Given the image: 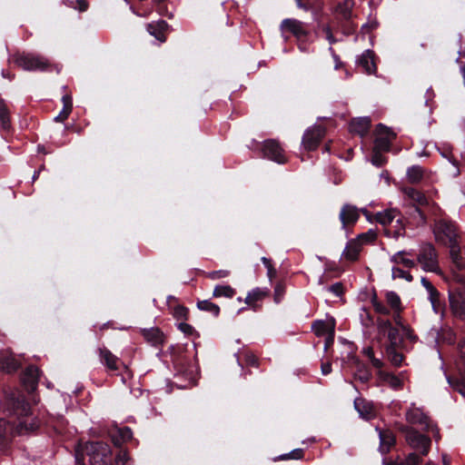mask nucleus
I'll return each mask as SVG.
<instances>
[{
    "label": "nucleus",
    "instance_id": "1",
    "mask_svg": "<svg viewBox=\"0 0 465 465\" xmlns=\"http://www.w3.org/2000/svg\"><path fill=\"white\" fill-rule=\"evenodd\" d=\"M11 420L0 419V448L5 447L15 434L34 431L39 426L36 419L30 416V407L24 398L10 400Z\"/></svg>",
    "mask_w": 465,
    "mask_h": 465
},
{
    "label": "nucleus",
    "instance_id": "2",
    "mask_svg": "<svg viewBox=\"0 0 465 465\" xmlns=\"http://www.w3.org/2000/svg\"><path fill=\"white\" fill-rule=\"evenodd\" d=\"M416 263L422 271L427 272L440 273L438 252L435 247L430 242H423L419 246L416 255Z\"/></svg>",
    "mask_w": 465,
    "mask_h": 465
},
{
    "label": "nucleus",
    "instance_id": "3",
    "mask_svg": "<svg viewBox=\"0 0 465 465\" xmlns=\"http://www.w3.org/2000/svg\"><path fill=\"white\" fill-rule=\"evenodd\" d=\"M12 62L25 71H45L49 66V61L45 57L30 53L14 54Z\"/></svg>",
    "mask_w": 465,
    "mask_h": 465
},
{
    "label": "nucleus",
    "instance_id": "4",
    "mask_svg": "<svg viewBox=\"0 0 465 465\" xmlns=\"http://www.w3.org/2000/svg\"><path fill=\"white\" fill-rule=\"evenodd\" d=\"M402 431L405 433L407 443L414 450H420L421 455L426 456L429 453L430 439L420 433L412 427H404Z\"/></svg>",
    "mask_w": 465,
    "mask_h": 465
},
{
    "label": "nucleus",
    "instance_id": "5",
    "mask_svg": "<svg viewBox=\"0 0 465 465\" xmlns=\"http://www.w3.org/2000/svg\"><path fill=\"white\" fill-rule=\"evenodd\" d=\"M92 465H112L110 457L112 455L111 448L104 442H93L87 448Z\"/></svg>",
    "mask_w": 465,
    "mask_h": 465
},
{
    "label": "nucleus",
    "instance_id": "6",
    "mask_svg": "<svg viewBox=\"0 0 465 465\" xmlns=\"http://www.w3.org/2000/svg\"><path fill=\"white\" fill-rule=\"evenodd\" d=\"M433 233L437 242L446 245L457 240L454 224L444 220H438L435 222Z\"/></svg>",
    "mask_w": 465,
    "mask_h": 465
},
{
    "label": "nucleus",
    "instance_id": "7",
    "mask_svg": "<svg viewBox=\"0 0 465 465\" xmlns=\"http://www.w3.org/2000/svg\"><path fill=\"white\" fill-rule=\"evenodd\" d=\"M325 134V128L319 124L309 127L303 134L302 145L307 151L315 150Z\"/></svg>",
    "mask_w": 465,
    "mask_h": 465
},
{
    "label": "nucleus",
    "instance_id": "8",
    "mask_svg": "<svg viewBox=\"0 0 465 465\" xmlns=\"http://www.w3.org/2000/svg\"><path fill=\"white\" fill-rule=\"evenodd\" d=\"M262 153L265 158H268L279 164H283L287 162V157L284 154L283 149L274 139H268L263 142Z\"/></svg>",
    "mask_w": 465,
    "mask_h": 465
},
{
    "label": "nucleus",
    "instance_id": "9",
    "mask_svg": "<svg viewBox=\"0 0 465 465\" xmlns=\"http://www.w3.org/2000/svg\"><path fill=\"white\" fill-rule=\"evenodd\" d=\"M406 420L411 424L420 425L423 430H430V420L424 411L411 403L405 414Z\"/></svg>",
    "mask_w": 465,
    "mask_h": 465
},
{
    "label": "nucleus",
    "instance_id": "10",
    "mask_svg": "<svg viewBox=\"0 0 465 465\" xmlns=\"http://www.w3.org/2000/svg\"><path fill=\"white\" fill-rule=\"evenodd\" d=\"M379 136L374 141V150L378 152L389 151L391 139L394 138V133L388 127L379 124L377 126Z\"/></svg>",
    "mask_w": 465,
    "mask_h": 465
},
{
    "label": "nucleus",
    "instance_id": "11",
    "mask_svg": "<svg viewBox=\"0 0 465 465\" xmlns=\"http://www.w3.org/2000/svg\"><path fill=\"white\" fill-rule=\"evenodd\" d=\"M354 408L363 420H370L376 416L373 403L363 398L359 397L354 400Z\"/></svg>",
    "mask_w": 465,
    "mask_h": 465
},
{
    "label": "nucleus",
    "instance_id": "12",
    "mask_svg": "<svg viewBox=\"0 0 465 465\" xmlns=\"http://www.w3.org/2000/svg\"><path fill=\"white\" fill-rule=\"evenodd\" d=\"M359 217L360 210L356 206L351 204H344L339 215L342 229H345L347 225L355 223Z\"/></svg>",
    "mask_w": 465,
    "mask_h": 465
},
{
    "label": "nucleus",
    "instance_id": "13",
    "mask_svg": "<svg viewBox=\"0 0 465 465\" xmlns=\"http://www.w3.org/2000/svg\"><path fill=\"white\" fill-rule=\"evenodd\" d=\"M281 29L292 33L298 39L307 35L304 24L292 18L284 19L281 24Z\"/></svg>",
    "mask_w": 465,
    "mask_h": 465
},
{
    "label": "nucleus",
    "instance_id": "14",
    "mask_svg": "<svg viewBox=\"0 0 465 465\" xmlns=\"http://www.w3.org/2000/svg\"><path fill=\"white\" fill-rule=\"evenodd\" d=\"M39 377L40 370L34 365H30L25 370L22 375L23 384L27 390L33 391L37 387Z\"/></svg>",
    "mask_w": 465,
    "mask_h": 465
},
{
    "label": "nucleus",
    "instance_id": "15",
    "mask_svg": "<svg viewBox=\"0 0 465 465\" xmlns=\"http://www.w3.org/2000/svg\"><path fill=\"white\" fill-rule=\"evenodd\" d=\"M452 262L460 269L465 268V249H461L457 240L447 244Z\"/></svg>",
    "mask_w": 465,
    "mask_h": 465
},
{
    "label": "nucleus",
    "instance_id": "16",
    "mask_svg": "<svg viewBox=\"0 0 465 465\" xmlns=\"http://www.w3.org/2000/svg\"><path fill=\"white\" fill-rule=\"evenodd\" d=\"M361 246L359 239L350 240L342 252L341 259L349 262L357 261L361 251Z\"/></svg>",
    "mask_w": 465,
    "mask_h": 465
},
{
    "label": "nucleus",
    "instance_id": "17",
    "mask_svg": "<svg viewBox=\"0 0 465 465\" xmlns=\"http://www.w3.org/2000/svg\"><path fill=\"white\" fill-rule=\"evenodd\" d=\"M100 361L106 366L108 370H118L119 358L115 356L110 350L105 347L98 348L97 350Z\"/></svg>",
    "mask_w": 465,
    "mask_h": 465
},
{
    "label": "nucleus",
    "instance_id": "18",
    "mask_svg": "<svg viewBox=\"0 0 465 465\" xmlns=\"http://www.w3.org/2000/svg\"><path fill=\"white\" fill-rule=\"evenodd\" d=\"M21 363L9 351H5L0 355V370L5 372L15 371Z\"/></svg>",
    "mask_w": 465,
    "mask_h": 465
},
{
    "label": "nucleus",
    "instance_id": "19",
    "mask_svg": "<svg viewBox=\"0 0 465 465\" xmlns=\"http://www.w3.org/2000/svg\"><path fill=\"white\" fill-rule=\"evenodd\" d=\"M380 439L379 450L382 454H386L390 451V449L395 443V437L390 430H381L376 428Z\"/></svg>",
    "mask_w": 465,
    "mask_h": 465
},
{
    "label": "nucleus",
    "instance_id": "20",
    "mask_svg": "<svg viewBox=\"0 0 465 465\" xmlns=\"http://www.w3.org/2000/svg\"><path fill=\"white\" fill-rule=\"evenodd\" d=\"M371 126V119L369 117H358L350 123V131L361 136L367 134Z\"/></svg>",
    "mask_w": 465,
    "mask_h": 465
},
{
    "label": "nucleus",
    "instance_id": "21",
    "mask_svg": "<svg viewBox=\"0 0 465 465\" xmlns=\"http://www.w3.org/2000/svg\"><path fill=\"white\" fill-rule=\"evenodd\" d=\"M354 6L353 0H343L339 2L333 8V14L342 19H350Z\"/></svg>",
    "mask_w": 465,
    "mask_h": 465
},
{
    "label": "nucleus",
    "instance_id": "22",
    "mask_svg": "<svg viewBox=\"0 0 465 465\" xmlns=\"http://www.w3.org/2000/svg\"><path fill=\"white\" fill-rule=\"evenodd\" d=\"M357 63L369 74H374L376 72L373 54L370 50H366L364 53H362V54L357 59Z\"/></svg>",
    "mask_w": 465,
    "mask_h": 465
},
{
    "label": "nucleus",
    "instance_id": "23",
    "mask_svg": "<svg viewBox=\"0 0 465 465\" xmlns=\"http://www.w3.org/2000/svg\"><path fill=\"white\" fill-rule=\"evenodd\" d=\"M312 329L318 337L331 334L334 332V321H315L312 325Z\"/></svg>",
    "mask_w": 465,
    "mask_h": 465
},
{
    "label": "nucleus",
    "instance_id": "24",
    "mask_svg": "<svg viewBox=\"0 0 465 465\" xmlns=\"http://www.w3.org/2000/svg\"><path fill=\"white\" fill-rule=\"evenodd\" d=\"M411 255V252L399 251L391 257V262L396 264H401L406 268H413L416 266L417 263L415 260L409 257Z\"/></svg>",
    "mask_w": 465,
    "mask_h": 465
},
{
    "label": "nucleus",
    "instance_id": "25",
    "mask_svg": "<svg viewBox=\"0 0 465 465\" xmlns=\"http://www.w3.org/2000/svg\"><path fill=\"white\" fill-rule=\"evenodd\" d=\"M143 335L144 339L153 346L159 345L163 341V334L157 328L144 329Z\"/></svg>",
    "mask_w": 465,
    "mask_h": 465
},
{
    "label": "nucleus",
    "instance_id": "26",
    "mask_svg": "<svg viewBox=\"0 0 465 465\" xmlns=\"http://www.w3.org/2000/svg\"><path fill=\"white\" fill-rule=\"evenodd\" d=\"M401 347L385 346V352L388 360L395 367H400L403 361V355L398 351Z\"/></svg>",
    "mask_w": 465,
    "mask_h": 465
},
{
    "label": "nucleus",
    "instance_id": "27",
    "mask_svg": "<svg viewBox=\"0 0 465 465\" xmlns=\"http://www.w3.org/2000/svg\"><path fill=\"white\" fill-rule=\"evenodd\" d=\"M424 176V170L420 165H412L408 168L406 173L407 180L411 183H420Z\"/></svg>",
    "mask_w": 465,
    "mask_h": 465
},
{
    "label": "nucleus",
    "instance_id": "28",
    "mask_svg": "<svg viewBox=\"0 0 465 465\" xmlns=\"http://www.w3.org/2000/svg\"><path fill=\"white\" fill-rule=\"evenodd\" d=\"M398 216V211L395 209H388L376 214V221L382 225L391 224Z\"/></svg>",
    "mask_w": 465,
    "mask_h": 465
},
{
    "label": "nucleus",
    "instance_id": "29",
    "mask_svg": "<svg viewBox=\"0 0 465 465\" xmlns=\"http://www.w3.org/2000/svg\"><path fill=\"white\" fill-rule=\"evenodd\" d=\"M422 286L426 289L429 300L432 305V308L436 310V302H438L439 292L436 288L431 284V282L425 277H422L421 280Z\"/></svg>",
    "mask_w": 465,
    "mask_h": 465
},
{
    "label": "nucleus",
    "instance_id": "30",
    "mask_svg": "<svg viewBox=\"0 0 465 465\" xmlns=\"http://www.w3.org/2000/svg\"><path fill=\"white\" fill-rule=\"evenodd\" d=\"M268 294L266 289L254 288L245 297V303L253 305L256 302L262 300Z\"/></svg>",
    "mask_w": 465,
    "mask_h": 465
},
{
    "label": "nucleus",
    "instance_id": "31",
    "mask_svg": "<svg viewBox=\"0 0 465 465\" xmlns=\"http://www.w3.org/2000/svg\"><path fill=\"white\" fill-rule=\"evenodd\" d=\"M404 193L408 197V199L414 202L418 205L422 206V205L427 204V203H428L425 195L422 193L417 191L416 189L407 188L404 190Z\"/></svg>",
    "mask_w": 465,
    "mask_h": 465
},
{
    "label": "nucleus",
    "instance_id": "32",
    "mask_svg": "<svg viewBox=\"0 0 465 465\" xmlns=\"http://www.w3.org/2000/svg\"><path fill=\"white\" fill-rule=\"evenodd\" d=\"M386 302L394 312H401V302L400 296L393 291L386 292Z\"/></svg>",
    "mask_w": 465,
    "mask_h": 465
},
{
    "label": "nucleus",
    "instance_id": "33",
    "mask_svg": "<svg viewBox=\"0 0 465 465\" xmlns=\"http://www.w3.org/2000/svg\"><path fill=\"white\" fill-rule=\"evenodd\" d=\"M379 375L392 389L399 390L402 387V381L399 377L389 372H382L381 371H379Z\"/></svg>",
    "mask_w": 465,
    "mask_h": 465
},
{
    "label": "nucleus",
    "instance_id": "34",
    "mask_svg": "<svg viewBox=\"0 0 465 465\" xmlns=\"http://www.w3.org/2000/svg\"><path fill=\"white\" fill-rule=\"evenodd\" d=\"M235 294V290L231 287L230 285L224 284V285H216L213 296L215 298H232Z\"/></svg>",
    "mask_w": 465,
    "mask_h": 465
},
{
    "label": "nucleus",
    "instance_id": "35",
    "mask_svg": "<svg viewBox=\"0 0 465 465\" xmlns=\"http://www.w3.org/2000/svg\"><path fill=\"white\" fill-rule=\"evenodd\" d=\"M450 302L453 310L465 311V292L450 295Z\"/></svg>",
    "mask_w": 465,
    "mask_h": 465
},
{
    "label": "nucleus",
    "instance_id": "36",
    "mask_svg": "<svg viewBox=\"0 0 465 465\" xmlns=\"http://www.w3.org/2000/svg\"><path fill=\"white\" fill-rule=\"evenodd\" d=\"M164 25V21H161L157 24H149L147 25V31L151 35L154 36L158 41L163 43L165 41L164 35L162 31L163 25Z\"/></svg>",
    "mask_w": 465,
    "mask_h": 465
},
{
    "label": "nucleus",
    "instance_id": "37",
    "mask_svg": "<svg viewBox=\"0 0 465 465\" xmlns=\"http://www.w3.org/2000/svg\"><path fill=\"white\" fill-rule=\"evenodd\" d=\"M197 308L201 311L208 312L215 317L220 313V307L209 300L199 301Z\"/></svg>",
    "mask_w": 465,
    "mask_h": 465
},
{
    "label": "nucleus",
    "instance_id": "38",
    "mask_svg": "<svg viewBox=\"0 0 465 465\" xmlns=\"http://www.w3.org/2000/svg\"><path fill=\"white\" fill-rule=\"evenodd\" d=\"M362 353L370 360L371 365L375 369H377L379 371L381 370V368L384 365V362L382 361L381 359L375 357L374 351H373L372 347L368 346V347L363 348Z\"/></svg>",
    "mask_w": 465,
    "mask_h": 465
},
{
    "label": "nucleus",
    "instance_id": "39",
    "mask_svg": "<svg viewBox=\"0 0 465 465\" xmlns=\"http://www.w3.org/2000/svg\"><path fill=\"white\" fill-rule=\"evenodd\" d=\"M0 124L3 129H8L10 126L9 111L5 102L0 98Z\"/></svg>",
    "mask_w": 465,
    "mask_h": 465
},
{
    "label": "nucleus",
    "instance_id": "40",
    "mask_svg": "<svg viewBox=\"0 0 465 465\" xmlns=\"http://www.w3.org/2000/svg\"><path fill=\"white\" fill-rule=\"evenodd\" d=\"M178 374L184 376L189 381H194L195 375L197 372L196 367L193 364H190L188 368H183L182 364L179 363L177 366Z\"/></svg>",
    "mask_w": 465,
    "mask_h": 465
},
{
    "label": "nucleus",
    "instance_id": "41",
    "mask_svg": "<svg viewBox=\"0 0 465 465\" xmlns=\"http://www.w3.org/2000/svg\"><path fill=\"white\" fill-rule=\"evenodd\" d=\"M387 337L389 340V344L387 346L401 347L402 338L400 336L398 329L395 327L391 329V331L387 332Z\"/></svg>",
    "mask_w": 465,
    "mask_h": 465
},
{
    "label": "nucleus",
    "instance_id": "42",
    "mask_svg": "<svg viewBox=\"0 0 465 465\" xmlns=\"http://www.w3.org/2000/svg\"><path fill=\"white\" fill-rule=\"evenodd\" d=\"M459 359L457 361V366L460 372L465 374V341H460L458 343Z\"/></svg>",
    "mask_w": 465,
    "mask_h": 465
},
{
    "label": "nucleus",
    "instance_id": "43",
    "mask_svg": "<svg viewBox=\"0 0 465 465\" xmlns=\"http://www.w3.org/2000/svg\"><path fill=\"white\" fill-rule=\"evenodd\" d=\"M391 277L392 279H404L407 282H411L413 277L410 272L403 271L398 267H392L391 269Z\"/></svg>",
    "mask_w": 465,
    "mask_h": 465
},
{
    "label": "nucleus",
    "instance_id": "44",
    "mask_svg": "<svg viewBox=\"0 0 465 465\" xmlns=\"http://www.w3.org/2000/svg\"><path fill=\"white\" fill-rule=\"evenodd\" d=\"M371 304L375 310L376 312L382 314V315H389L390 310L381 302H380L376 295H374L371 298Z\"/></svg>",
    "mask_w": 465,
    "mask_h": 465
},
{
    "label": "nucleus",
    "instance_id": "45",
    "mask_svg": "<svg viewBox=\"0 0 465 465\" xmlns=\"http://www.w3.org/2000/svg\"><path fill=\"white\" fill-rule=\"evenodd\" d=\"M356 376L361 382H367L371 379V373L364 365L359 364Z\"/></svg>",
    "mask_w": 465,
    "mask_h": 465
},
{
    "label": "nucleus",
    "instance_id": "46",
    "mask_svg": "<svg viewBox=\"0 0 465 465\" xmlns=\"http://www.w3.org/2000/svg\"><path fill=\"white\" fill-rule=\"evenodd\" d=\"M231 272L229 270H217L212 271L207 273V277L211 280H220L230 276Z\"/></svg>",
    "mask_w": 465,
    "mask_h": 465
},
{
    "label": "nucleus",
    "instance_id": "47",
    "mask_svg": "<svg viewBox=\"0 0 465 465\" xmlns=\"http://www.w3.org/2000/svg\"><path fill=\"white\" fill-rule=\"evenodd\" d=\"M377 328L379 333H385L389 332L391 329H393L394 327L389 320L379 319L377 320Z\"/></svg>",
    "mask_w": 465,
    "mask_h": 465
},
{
    "label": "nucleus",
    "instance_id": "48",
    "mask_svg": "<svg viewBox=\"0 0 465 465\" xmlns=\"http://www.w3.org/2000/svg\"><path fill=\"white\" fill-rule=\"evenodd\" d=\"M375 237H376V233L372 230H370L367 232L358 235V237L356 239H359V242L362 245L365 242H372L375 239Z\"/></svg>",
    "mask_w": 465,
    "mask_h": 465
},
{
    "label": "nucleus",
    "instance_id": "49",
    "mask_svg": "<svg viewBox=\"0 0 465 465\" xmlns=\"http://www.w3.org/2000/svg\"><path fill=\"white\" fill-rule=\"evenodd\" d=\"M420 462H421L420 457L414 452L410 453L407 456L406 460L404 461H402L403 465H420Z\"/></svg>",
    "mask_w": 465,
    "mask_h": 465
},
{
    "label": "nucleus",
    "instance_id": "50",
    "mask_svg": "<svg viewBox=\"0 0 465 465\" xmlns=\"http://www.w3.org/2000/svg\"><path fill=\"white\" fill-rule=\"evenodd\" d=\"M117 432L122 441L129 440L133 437V431L128 427L120 428Z\"/></svg>",
    "mask_w": 465,
    "mask_h": 465
},
{
    "label": "nucleus",
    "instance_id": "51",
    "mask_svg": "<svg viewBox=\"0 0 465 465\" xmlns=\"http://www.w3.org/2000/svg\"><path fill=\"white\" fill-rule=\"evenodd\" d=\"M187 314H188V310L183 306L179 305L173 309V316L177 320L186 319Z\"/></svg>",
    "mask_w": 465,
    "mask_h": 465
},
{
    "label": "nucleus",
    "instance_id": "52",
    "mask_svg": "<svg viewBox=\"0 0 465 465\" xmlns=\"http://www.w3.org/2000/svg\"><path fill=\"white\" fill-rule=\"evenodd\" d=\"M302 457V449H296L292 450L291 452L282 455L280 458L282 460L286 459H294L299 460Z\"/></svg>",
    "mask_w": 465,
    "mask_h": 465
},
{
    "label": "nucleus",
    "instance_id": "53",
    "mask_svg": "<svg viewBox=\"0 0 465 465\" xmlns=\"http://www.w3.org/2000/svg\"><path fill=\"white\" fill-rule=\"evenodd\" d=\"M327 291L332 292L333 294L339 297L343 292V286L341 282H335L334 284L329 286L327 288Z\"/></svg>",
    "mask_w": 465,
    "mask_h": 465
},
{
    "label": "nucleus",
    "instance_id": "54",
    "mask_svg": "<svg viewBox=\"0 0 465 465\" xmlns=\"http://www.w3.org/2000/svg\"><path fill=\"white\" fill-rule=\"evenodd\" d=\"M129 460L128 453L124 450L120 451L115 457L116 465H125V463Z\"/></svg>",
    "mask_w": 465,
    "mask_h": 465
},
{
    "label": "nucleus",
    "instance_id": "55",
    "mask_svg": "<svg viewBox=\"0 0 465 465\" xmlns=\"http://www.w3.org/2000/svg\"><path fill=\"white\" fill-rule=\"evenodd\" d=\"M371 163L373 165L381 166L385 163L384 157L380 153V152L375 151L374 155L372 156Z\"/></svg>",
    "mask_w": 465,
    "mask_h": 465
},
{
    "label": "nucleus",
    "instance_id": "56",
    "mask_svg": "<svg viewBox=\"0 0 465 465\" xmlns=\"http://www.w3.org/2000/svg\"><path fill=\"white\" fill-rule=\"evenodd\" d=\"M71 112H72L71 109H67V108L63 107V109L61 110L59 114L54 117V121H56V122H64V120H66L68 118V116L71 114Z\"/></svg>",
    "mask_w": 465,
    "mask_h": 465
},
{
    "label": "nucleus",
    "instance_id": "57",
    "mask_svg": "<svg viewBox=\"0 0 465 465\" xmlns=\"http://www.w3.org/2000/svg\"><path fill=\"white\" fill-rule=\"evenodd\" d=\"M245 357V363L249 366H254V367H257L258 366V359L256 358V356L252 353H246L244 355Z\"/></svg>",
    "mask_w": 465,
    "mask_h": 465
},
{
    "label": "nucleus",
    "instance_id": "58",
    "mask_svg": "<svg viewBox=\"0 0 465 465\" xmlns=\"http://www.w3.org/2000/svg\"><path fill=\"white\" fill-rule=\"evenodd\" d=\"M447 381L450 386L457 390L460 394L465 396V384H460L458 381L452 382L449 377H447Z\"/></svg>",
    "mask_w": 465,
    "mask_h": 465
},
{
    "label": "nucleus",
    "instance_id": "59",
    "mask_svg": "<svg viewBox=\"0 0 465 465\" xmlns=\"http://www.w3.org/2000/svg\"><path fill=\"white\" fill-rule=\"evenodd\" d=\"M180 331H182L185 334H191L193 331V328L185 322H181L178 325Z\"/></svg>",
    "mask_w": 465,
    "mask_h": 465
},
{
    "label": "nucleus",
    "instance_id": "60",
    "mask_svg": "<svg viewBox=\"0 0 465 465\" xmlns=\"http://www.w3.org/2000/svg\"><path fill=\"white\" fill-rule=\"evenodd\" d=\"M62 102H63V104L64 108H67V109H73V101H72V97L68 94H65L62 97Z\"/></svg>",
    "mask_w": 465,
    "mask_h": 465
},
{
    "label": "nucleus",
    "instance_id": "61",
    "mask_svg": "<svg viewBox=\"0 0 465 465\" xmlns=\"http://www.w3.org/2000/svg\"><path fill=\"white\" fill-rule=\"evenodd\" d=\"M449 174L452 177H457L460 174V168L456 161L451 162V169L449 171Z\"/></svg>",
    "mask_w": 465,
    "mask_h": 465
},
{
    "label": "nucleus",
    "instance_id": "62",
    "mask_svg": "<svg viewBox=\"0 0 465 465\" xmlns=\"http://www.w3.org/2000/svg\"><path fill=\"white\" fill-rule=\"evenodd\" d=\"M262 263L264 264V266L267 268L268 270V274H271V272H272V263H271V261L266 258V257H262Z\"/></svg>",
    "mask_w": 465,
    "mask_h": 465
},
{
    "label": "nucleus",
    "instance_id": "63",
    "mask_svg": "<svg viewBox=\"0 0 465 465\" xmlns=\"http://www.w3.org/2000/svg\"><path fill=\"white\" fill-rule=\"evenodd\" d=\"M331 366L330 363H322V374L326 375L331 373Z\"/></svg>",
    "mask_w": 465,
    "mask_h": 465
},
{
    "label": "nucleus",
    "instance_id": "64",
    "mask_svg": "<svg viewBox=\"0 0 465 465\" xmlns=\"http://www.w3.org/2000/svg\"><path fill=\"white\" fill-rule=\"evenodd\" d=\"M327 335H328V337L326 338L325 343H324V350L325 351L333 342L334 332H332L331 334H327Z\"/></svg>",
    "mask_w": 465,
    "mask_h": 465
}]
</instances>
